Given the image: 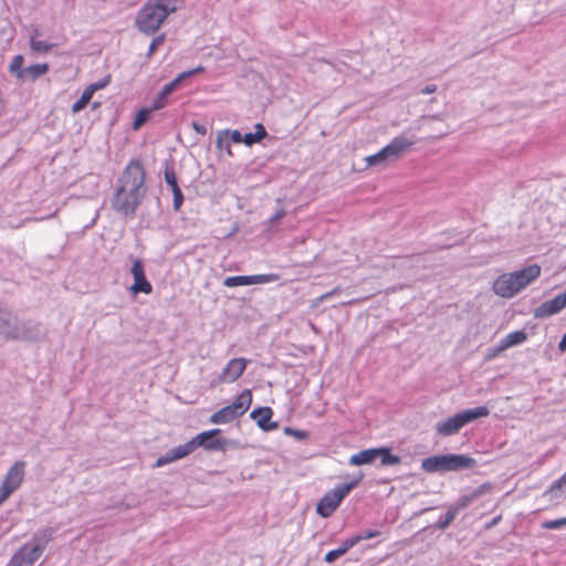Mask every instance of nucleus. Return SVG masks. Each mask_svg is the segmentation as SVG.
I'll return each instance as SVG.
<instances>
[{
  "mask_svg": "<svg viewBox=\"0 0 566 566\" xmlns=\"http://www.w3.org/2000/svg\"><path fill=\"white\" fill-rule=\"evenodd\" d=\"M145 193V169L138 160H132L118 180L113 208L123 214H133Z\"/></svg>",
  "mask_w": 566,
  "mask_h": 566,
  "instance_id": "1",
  "label": "nucleus"
},
{
  "mask_svg": "<svg viewBox=\"0 0 566 566\" xmlns=\"http://www.w3.org/2000/svg\"><path fill=\"white\" fill-rule=\"evenodd\" d=\"M541 273L542 268L535 263L517 271L503 273L494 280L492 291L502 298H512L535 282Z\"/></svg>",
  "mask_w": 566,
  "mask_h": 566,
  "instance_id": "2",
  "label": "nucleus"
},
{
  "mask_svg": "<svg viewBox=\"0 0 566 566\" xmlns=\"http://www.w3.org/2000/svg\"><path fill=\"white\" fill-rule=\"evenodd\" d=\"M177 10V0H149L136 17L138 30L145 34L155 33L169 13Z\"/></svg>",
  "mask_w": 566,
  "mask_h": 566,
  "instance_id": "3",
  "label": "nucleus"
},
{
  "mask_svg": "<svg viewBox=\"0 0 566 566\" xmlns=\"http://www.w3.org/2000/svg\"><path fill=\"white\" fill-rule=\"evenodd\" d=\"M0 336L6 340L33 342L40 337L38 324L20 319L8 310L0 308Z\"/></svg>",
  "mask_w": 566,
  "mask_h": 566,
  "instance_id": "4",
  "label": "nucleus"
},
{
  "mask_svg": "<svg viewBox=\"0 0 566 566\" xmlns=\"http://www.w3.org/2000/svg\"><path fill=\"white\" fill-rule=\"evenodd\" d=\"M51 538V530H44L34 534L29 543L14 553L10 560V566H33L43 554Z\"/></svg>",
  "mask_w": 566,
  "mask_h": 566,
  "instance_id": "5",
  "label": "nucleus"
},
{
  "mask_svg": "<svg viewBox=\"0 0 566 566\" xmlns=\"http://www.w3.org/2000/svg\"><path fill=\"white\" fill-rule=\"evenodd\" d=\"M475 464V459L465 454H441L423 459L421 461V469L428 473L449 472L471 469Z\"/></svg>",
  "mask_w": 566,
  "mask_h": 566,
  "instance_id": "6",
  "label": "nucleus"
},
{
  "mask_svg": "<svg viewBox=\"0 0 566 566\" xmlns=\"http://www.w3.org/2000/svg\"><path fill=\"white\" fill-rule=\"evenodd\" d=\"M489 415L490 410L485 406L476 407L473 409H467L461 412H458L457 415L448 418L442 422H439L436 426V430L440 436H452L469 422L479 418L488 417Z\"/></svg>",
  "mask_w": 566,
  "mask_h": 566,
  "instance_id": "7",
  "label": "nucleus"
},
{
  "mask_svg": "<svg viewBox=\"0 0 566 566\" xmlns=\"http://www.w3.org/2000/svg\"><path fill=\"white\" fill-rule=\"evenodd\" d=\"M360 478L353 479L349 483L336 486L326 492L316 505V513L322 517H329L349 492L359 484Z\"/></svg>",
  "mask_w": 566,
  "mask_h": 566,
  "instance_id": "8",
  "label": "nucleus"
},
{
  "mask_svg": "<svg viewBox=\"0 0 566 566\" xmlns=\"http://www.w3.org/2000/svg\"><path fill=\"white\" fill-rule=\"evenodd\" d=\"M252 403V392L250 389H244L235 400L219 409L210 417L211 423H229L234 419L244 415Z\"/></svg>",
  "mask_w": 566,
  "mask_h": 566,
  "instance_id": "9",
  "label": "nucleus"
},
{
  "mask_svg": "<svg viewBox=\"0 0 566 566\" xmlns=\"http://www.w3.org/2000/svg\"><path fill=\"white\" fill-rule=\"evenodd\" d=\"M24 57L21 54H18L12 57L8 71L11 75H13L18 81L21 82H33L49 71V64L48 63H41V64H32L30 66L23 67Z\"/></svg>",
  "mask_w": 566,
  "mask_h": 566,
  "instance_id": "10",
  "label": "nucleus"
},
{
  "mask_svg": "<svg viewBox=\"0 0 566 566\" xmlns=\"http://www.w3.org/2000/svg\"><path fill=\"white\" fill-rule=\"evenodd\" d=\"M129 261L132 263L129 272L134 279V283L129 287L130 294L132 295H137L139 293L147 294V295L150 294L153 292V285L146 277L145 265H144L143 260L130 255Z\"/></svg>",
  "mask_w": 566,
  "mask_h": 566,
  "instance_id": "11",
  "label": "nucleus"
},
{
  "mask_svg": "<svg viewBox=\"0 0 566 566\" xmlns=\"http://www.w3.org/2000/svg\"><path fill=\"white\" fill-rule=\"evenodd\" d=\"M25 467L27 463L22 460L14 462L13 465L10 467L0 486V493H2L4 497L9 499L10 495L21 486L25 475Z\"/></svg>",
  "mask_w": 566,
  "mask_h": 566,
  "instance_id": "12",
  "label": "nucleus"
},
{
  "mask_svg": "<svg viewBox=\"0 0 566 566\" xmlns=\"http://www.w3.org/2000/svg\"><path fill=\"white\" fill-rule=\"evenodd\" d=\"M220 432V429H211L200 432L195 437L193 444H200V447L208 451H224L227 447V440L224 438L218 437Z\"/></svg>",
  "mask_w": 566,
  "mask_h": 566,
  "instance_id": "13",
  "label": "nucleus"
},
{
  "mask_svg": "<svg viewBox=\"0 0 566 566\" xmlns=\"http://www.w3.org/2000/svg\"><path fill=\"white\" fill-rule=\"evenodd\" d=\"M566 307V289L562 294L556 295L554 298L542 303L534 310L535 318H546L559 313Z\"/></svg>",
  "mask_w": 566,
  "mask_h": 566,
  "instance_id": "14",
  "label": "nucleus"
},
{
  "mask_svg": "<svg viewBox=\"0 0 566 566\" xmlns=\"http://www.w3.org/2000/svg\"><path fill=\"white\" fill-rule=\"evenodd\" d=\"M249 360L245 358H232L222 369L219 375L220 382H234L238 380L247 369Z\"/></svg>",
  "mask_w": 566,
  "mask_h": 566,
  "instance_id": "15",
  "label": "nucleus"
},
{
  "mask_svg": "<svg viewBox=\"0 0 566 566\" xmlns=\"http://www.w3.org/2000/svg\"><path fill=\"white\" fill-rule=\"evenodd\" d=\"M250 417L263 431H273L279 428V423L272 421L273 410L270 407H259L250 413Z\"/></svg>",
  "mask_w": 566,
  "mask_h": 566,
  "instance_id": "16",
  "label": "nucleus"
},
{
  "mask_svg": "<svg viewBox=\"0 0 566 566\" xmlns=\"http://www.w3.org/2000/svg\"><path fill=\"white\" fill-rule=\"evenodd\" d=\"M413 145V142L402 137L398 136L395 137L387 146H385V150L387 153V156L389 159H396L400 157L405 151L410 149V147Z\"/></svg>",
  "mask_w": 566,
  "mask_h": 566,
  "instance_id": "17",
  "label": "nucleus"
},
{
  "mask_svg": "<svg viewBox=\"0 0 566 566\" xmlns=\"http://www.w3.org/2000/svg\"><path fill=\"white\" fill-rule=\"evenodd\" d=\"M376 459H378V448H370L353 454L349 463L353 465H364L371 463Z\"/></svg>",
  "mask_w": 566,
  "mask_h": 566,
  "instance_id": "18",
  "label": "nucleus"
},
{
  "mask_svg": "<svg viewBox=\"0 0 566 566\" xmlns=\"http://www.w3.org/2000/svg\"><path fill=\"white\" fill-rule=\"evenodd\" d=\"M165 179L171 188L172 206L177 210V175L175 172L174 163L166 161L165 165Z\"/></svg>",
  "mask_w": 566,
  "mask_h": 566,
  "instance_id": "19",
  "label": "nucleus"
},
{
  "mask_svg": "<svg viewBox=\"0 0 566 566\" xmlns=\"http://www.w3.org/2000/svg\"><path fill=\"white\" fill-rule=\"evenodd\" d=\"M229 137H230L231 142H233L235 144H239V143H243V139H242L243 136L241 135V133L239 130H233L231 133L223 132V133L218 135L217 147L220 148V149L227 148L228 153L231 154V150L229 149L230 145H229V142H228Z\"/></svg>",
  "mask_w": 566,
  "mask_h": 566,
  "instance_id": "20",
  "label": "nucleus"
},
{
  "mask_svg": "<svg viewBox=\"0 0 566 566\" xmlns=\"http://www.w3.org/2000/svg\"><path fill=\"white\" fill-rule=\"evenodd\" d=\"M177 87V77L174 78L170 83L165 85V87L159 92L157 97L154 99L151 107L157 111L163 108L166 105V99L168 95H170L175 88Z\"/></svg>",
  "mask_w": 566,
  "mask_h": 566,
  "instance_id": "21",
  "label": "nucleus"
},
{
  "mask_svg": "<svg viewBox=\"0 0 566 566\" xmlns=\"http://www.w3.org/2000/svg\"><path fill=\"white\" fill-rule=\"evenodd\" d=\"M527 339V334L524 331H515L507 334L501 342L505 349H509L513 346L521 345Z\"/></svg>",
  "mask_w": 566,
  "mask_h": 566,
  "instance_id": "22",
  "label": "nucleus"
},
{
  "mask_svg": "<svg viewBox=\"0 0 566 566\" xmlns=\"http://www.w3.org/2000/svg\"><path fill=\"white\" fill-rule=\"evenodd\" d=\"M378 459H380L381 465H398L401 463V458L392 454L390 448L387 447L378 448Z\"/></svg>",
  "mask_w": 566,
  "mask_h": 566,
  "instance_id": "23",
  "label": "nucleus"
},
{
  "mask_svg": "<svg viewBox=\"0 0 566 566\" xmlns=\"http://www.w3.org/2000/svg\"><path fill=\"white\" fill-rule=\"evenodd\" d=\"M254 128V133H248L243 135L242 139L247 146H252L255 143H260L266 136V130L262 124H256Z\"/></svg>",
  "mask_w": 566,
  "mask_h": 566,
  "instance_id": "24",
  "label": "nucleus"
},
{
  "mask_svg": "<svg viewBox=\"0 0 566 566\" xmlns=\"http://www.w3.org/2000/svg\"><path fill=\"white\" fill-rule=\"evenodd\" d=\"M481 494V490L478 489L471 494L462 495L458 499V501L451 506L455 509L459 513L461 510L468 507L479 495Z\"/></svg>",
  "mask_w": 566,
  "mask_h": 566,
  "instance_id": "25",
  "label": "nucleus"
},
{
  "mask_svg": "<svg viewBox=\"0 0 566 566\" xmlns=\"http://www.w3.org/2000/svg\"><path fill=\"white\" fill-rule=\"evenodd\" d=\"M155 109L150 106V107H144L142 108L140 111H138L135 119H134V123H133V128L135 130L139 129L149 118L150 114L154 112Z\"/></svg>",
  "mask_w": 566,
  "mask_h": 566,
  "instance_id": "26",
  "label": "nucleus"
},
{
  "mask_svg": "<svg viewBox=\"0 0 566 566\" xmlns=\"http://www.w3.org/2000/svg\"><path fill=\"white\" fill-rule=\"evenodd\" d=\"M92 97H93V94H92L91 90H88L86 87L84 90V92L82 93L81 97L72 105V112L73 113L81 112L88 104V102L91 101Z\"/></svg>",
  "mask_w": 566,
  "mask_h": 566,
  "instance_id": "27",
  "label": "nucleus"
},
{
  "mask_svg": "<svg viewBox=\"0 0 566 566\" xmlns=\"http://www.w3.org/2000/svg\"><path fill=\"white\" fill-rule=\"evenodd\" d=\"M53 46L54 44L52 43L41 41L34 38L30 39V48L31 51L34 53H48Z\"/></svg>",
  "mask_w": 566,
  "mask_h": 566,
  "instance_id": "28",
  "label": "nucleus"
},
{
  "mask_svg": "<svg viewBox=\"0 0 566 566\" xmlns=\"http://www.w3.org/2000/svg\"><path fill=\"white\" fill-rule=\"evenodd\" d=\"M223 284L228 287L251 285V280H250V275L229 276L224 280Z\"/></svg>",
  "mask_w": 566,
  "mask_h": 566,
  "instance_id": "29",
  "label": "nucleus"
},
{
  "mask_svg": "<svg viewBox=\"0 0 566 566\" xmlns=\"http://www.w3.org/2000/svg\"><path fill=\"white\" fill-rule=\"evenodd\" d=\"M279 279H280V275L276 273L250 275L251 285L252 284L271 283V282L277 281Z\"/></svg>",
  "mask_w": 566,
  "mask_h": 566,
  "instance_id": "30",
  "label": "nucleus"
},
{
  "mask_svg": "<svg viewBox=\"0 0 566 566\" xmlns=\"http://www.w3.org/2000/svg\"><path fill=\"white\" fill-rule=\"evenodd\" d=\"M457 515L458 512L450 505L444 514L443 520L439 521L438 527L441 530H446L454 521Z\"/></svg>",
  "mask_w": 566,
  "mask_h": 566,
  "instance_id": "31",
  "label": "nucleus"
},
{
  "mask_svg": "<svg viewBox=\"0 0 566 566\" xmlns=\"http://www.w3.org/2000/svg\"><path fill=\"white\" fill-rule=\"evenodd\" d=\"M388 156H387V153L385 150V148H382L381 150H379L377 154H374V155H370L366 158V163L368 166H374V165H377V164H380L385 160H388Z\"/></svg>",
  "mask_w": 566,
  "mask_h": 566,
  "instance_id": "32",
  "label": "nucleus"
},
{
  "mask_svg": "<svg viewBox=\"0 0 566 566\" xmlns=\"http://www.w3.org/2000/svg\"><path fill=\"white\" fill-rule=\"evenodd\" d=\"M284 433L289 437H293L297 440H307L310 438V433L305 430L294 429L291 427L284 428Z\"/></svg>",
  "mask_w": 566,
  "mask_h": 566,
  "instance_id": "33",
  "label": "nucleus"
},
{
  "mask_svg": "<svg viewBox=\"0 0 566 566\" xmlns=\"http://www.w3.org/2000/svg\"><path fill=\"white\" fill-rule=\"evenodd\" d=\"M359 543V537L352 536L345 541L342 542L339 547H337L338 552L343 555H345L352 547L357 545Z\"/></svg>",
  "mask_w": 566,
  "mask_h": 566,
  "instance_id": "34",
  "label": "nucleus"
},
{
  "mask_svg": "<svg viewBox=\"0 0 566 566\" xmlns=\"http://www.w3.org/2000/svg\"><path fill=\"white\" fill-rule=\"evenodd\" d=\"M177 460V449H171L167 455L157 459L155 467H163Z\"/></svg>",
  "mask_w": 566,
  "mask_h": 566,
  "instance_id": "35",
  "label": "nucleus"
},
{
  "mask_svg": "<svg viewBox=\"0 0 566 566\" xmlns=\"http://www.w3.org/2000/svg\"><path fill=\"white\" fill-rule=\"evenodd\" d=\"M193 442H195V437L186 444L179 446V459L188 455L193 450H196L198 447H200V444H197V443L193 444Z\"/></svg>",
  "mask_w": 566,
  "mask_h": 566,
  "instance_id": "36",
  "label": "nucleus"
},
{
  "mask_svg": "<svg viewBox=\"0 0 566 566\" xmlns=\"http://www.w3.org/2000/svg\"><path fill=\"white\" fill-rule=\"evenodd\" d=\"M562 526H566V517H562V518H557V520H552V521H546L542 524V527L545 528V530H556V528H559Z\"/></svg>",
  "mask_w": 566,
  "mask_h": 566,
  "instance_id": "37",
  "label": "nucleus"
},
{
  "mask_svg": "<svg viewBox=\"0 0 566 566\" xmlns=\"http://www.w3.org/2000/svg\"><path fill=\"white\" fill-rule=\"evenodd\" d=\"M504 350H506V349H505V347H503L502 342H500L497 346L492 347V348H490L488 350V353L485 355V359L486 360L494 359L495 357H497Z\"/></svg>",
  "mask_w": 566,
  "mask_h": 566,
  "instance_id": "38",
  "label": "nucleus"
},
{
  "mask_svg": "<svg viewBox=\"0 0 566 566\" xmlns=\"http://www.w3.org/2000/svg\"><path fill=\"white\" fill-rule=\"evenodd\" d=\"M338 292H339V287H335L334 290L322 294L321 296H318L316 300L313 301V306L319 305L322 302L332 297L333 295L337 294Z\"/></svg>",
  "mask_w": 566,
  "mask_h": 566,
  "instance_id": "39",
  "label": "nucleus"
},
{
  "mask_svg": "<svg viewBox=\"0 0 566 566\" xmlns=\"http://www.w3.org/2000/svg\"><path fill=\"white\" fill-rule=\"evenodd\" d=\"M380 535V532L379 531H376V530H367L365 531L363 534H357V535H354L355 537H359V543L364 539H370V538H374V537H377Z\"/></svg>",
  "mask_w": 566,
  "mask_h": 566,
  "instance_id": "40",
  "label": "nucleus"
},
{
  "mask_svg": "<svg viewBox=\"0 0 566 566\" xmlns=\"http://www.w3.org/2000/svg\"><path fill=\"white\" fill-rule=\"evenodd\" d=\"M562 489L566 490V472L557 481H555L552 484L549 492H553L556 490H562Z\"/></svg>",
  "mask_w": 566,
  "mask_h": 566,
  "instance_id": "41",
  "label": "nucleus"
},
{
  "mask_svg": "<svg viewBox=\"0 0 566 566\" xmlns=\"http://www.w3.org/2000/svg\"><path fill=\"white\" fill-rule=\"evenodd\" d=\"M342 554L338 552V549L329 551L325 554L324 560L328 564L334 563L337 558H339Z\"/></svg>",
  "mask_w": 566,
  "mask_h": 566,
  "instance_id": "42",
  "label": "nucleus"
},
{
  "mask_svg": "<svg viewBox=\"0 0 566 566\" xmlns=\"http://www.w3.org/2000/svg\"><path fill=\"white\" fill-rule=\"evenodd\" d=\"M108 82L109 80L107 77L88 85L87 88L91 90L92 94H94L97 90L104 88L108 84Z\"/></svg>",
  "mask_w": 566,
  "mask_h": 566,
  "instance_id": "43",
  "label": "nucleus"
},
{
  "mask_svg": "<svg viewBox=\"0 0 566 566\" xmlns=\"http://www.w3.org/2000/svg\"><path fill=\"white\" fill-rule=\"evenodd\" d=\"M203 71V67L199 66L190 72H184V73H179V76H178V80L179 82L184 81L185 78L189 77L191 74H195V73H198V72H202Z\"/></svg>",
  "mask_w": 566,
  "mask_h": 566,
  "instance_id": "44",
  "label": "nucleus"
},
{
  "mask_svg": "<svg viewBox=\"0 0 566 566\" xmlns=\"http://www.w3.org/2000/svg\"><path fill=\"white\" fill-rule=\"evenodd\" d=\"M161 42H163L161 36L154 38L149 45V54H153L155 52V50L157 49V46L159 44H161Z\"/></svg>",
  "mask_w": 566,
  "mask_h": 566,
  "instance_id": "45",
  "label": "nucleus"
},
{
  "mask_svg": "<svg viewBox=\"0 0 566 566\" xmlns=\"http://www.w3.org/2000/svg\"><path fill=\"white\" fill-rule=\"evenodd\" d=\"M437 91V85L430 84L421 90V94H432Z\"/></svg>",
  "mask_w": 566,
  "mask_h": 566,
  "instance_id": "46",
  "label": "nucleus"
},
{
  "mask_svg": "<svg viewBox=\"0 0 566 566\" xmlns=\"http://www.w3.org/2000/svg\"><path fill=\"white\" fill-rule=\"evenodd\" d=\"M558 349L560 353H565L566 352V333L564 334V336L562 337L559 344H558Z\"/></svg>",
  "mask_w": 566,
  "mask_h": 566,
  "instance_id": "47",
  "label": "nucleus"
},
{
  "mask_svg": "<svg viewBox=\"0 0 566 566\" xmlns=\"http://www.w3.org/2000/svg\"><path fill=\"white\" fill-rule=\"evenodd\" d=\"M558 349L560 353H565L566 352V333L564 334V336L562 337L559 344H558Z\"/></svg>",
  "mask_w": 566,
  "mask_h": 566,
  "instance_id": "48",
  "label": "nucleus"
},
{
  "mask_svg": "<svg viewBox=\"0 0 566 566\" xmlns=\"http://www.w3.org/2000/svg\"><path fill=\"white\" fill-rule=\"evenodd\" d=\"M501 518H502V516H501V515H499V516L494 517V518H493V520L488 524V526H486V527H488V528H490V527H492V526L496 525V524L501 521Z\"/></svg>",
  "mask_w": 566,
  "mask_h": 566,
  "instance_id": "49",
  "label": "nucleus"
},
{
  "mask_svg": "<svg viewBox=\"0 0 566 566\" xmlns=\"http://www.w3.org/2000/svg\"><path fill=\"white\" fill-rule=\"evenodd\" d=\"M40 36V30L39 29H33L31 34H30V39H38Z\"/></svg>",
  "mask_w": 566,
  "mask_h": 566,
  "instance_id": "50",
  "label": "nucleus"
},
{
  "mask_svg": "<svg viewBox=\"0 0 566 566\" xmlns=\"http://www.w3.org/2000/svg\"><path fill=\"white\" fill-rule=\"evenodd\" d=\"M193 127L197 132H199L200 134H206V128L205 127H200L198 126L197 124H193Z\"/></svg>",
  "mask_w": 566,
  "mask_h": 566,
  "instance_id": "51",
  "label": "nucleus"
},
{
  "mask_svg": "<svg viewBox=\"0 0 566 566\" xmlns=\"http://www.w3.org/2000/svg\"><path fill=\"white\" fill-rule=\"evenodd\" d=\"M8 500V497H4L2 493H0V505L4 503Z\"/></svg>",
  "mask_w": 566,
  "mask_h": 566,
  "instance_id": "52",
  "label": "nucleus"
},
{
  "mask_svg": "<svg viewBox=\"0 0 566 566\" xmlns=\"http://www.w3.org/2000/svg\"><path fill=\"white\" fill-rule=\"evenodd\" d=\"M178 196H179V207L181 206L182 201H184V196L181 193V191L179 190L178 192Z\"/></svg>",
  "mask_w": 566,
  "mask_h": 566,
  "instance_id": "53",
  "label": "nucleus"
}]
</instances>
